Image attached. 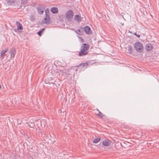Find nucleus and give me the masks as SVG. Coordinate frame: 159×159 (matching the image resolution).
Here are the masks:
<instances>
[{
  "instance_id": "nucleus-18",
  "label": "nucleus",
  "mask_w": 159,
  "mask_h": 159,
  "mask_svg": "<svg viewBox=\"0 0 159 159\" xmlns=\"http://www.w3.org/2000/svg\"><path fill=\"white\" fill-rule=\"evenodd\" d=\"M96 115L98 116L100 118H102L104 116V115L101 113L100 111H99V113L98 114H96Z\"/></svg>"
},
{
  "instance_id": "nucleus-19",
  "label": "nucleus",
  "mask_w": 159,
  "mask_h": 159,
  "mask_svg": "<svg viewBox=\"0 0 159 159\" xmlns=\"http://www.w3.org/2000/svg\"><path fill=\"white\" fill-rule=\"evenodd\" d=\"M100 140V138H95L93 140V143H96L99 142Z\"/></svg>"
},
{
  "instance_id": "nucleus-15",
  "label": "nucleus",
  "mask_w": 159,
  "mask_h": 159,
  "mask_svg": "<svg viewBox=\"0 0 159 159\" xmlns=\"http://www.w3.org/2000/svg\"><path fill=\"white\" fill-rule=\"evenodd\" d=\"M8 50V48H7L5 49V50H2L1 52L0 55V57H2V56L5 53H6Z\"/></svg>"
},
{
  "instance_id": "nucleus-22",
  "label": "nucleus",
  "mask_w": 159,
  "mask_h": 159,
  "mask_svg": "<svg viewBox=\"0 0 159 159\" xmlns=\"http://www.w3.org/2000/svg\"><path fill=\"white\" fill-rule=\"evenodd\" d=\"M45 29V28H43L41 30L39 31L38 32H37V34L39 36H41L42 34V32Z\"/></svg>"
},
{
  "instance_id": "nucleus-16",
  "label": "nucleus",
  "mask_w": 159,
  "mask_h": 159,
  "mask_svg": "<svg viewBox=\"0 0 159 159\" xmlns=\"http://www.w3.org/2000/svg\"><path fill=\"white\" fill-rule=\"evenodd\" d=\"M88 65V63L87 62H85L84 63H82L80 64L79 66H76L78 67H84L85 66H86Z\"/></svg>"
},
{
  "instance_id": "nucleus-24",
  "label": "nucleus",
  "mask_w": 159,
  "mask_h": 159,
  "mask_svg": "<svg viewBox=\"0 0 159 159\" xmlns=\"http://www.w3.org/2000/svg\"><path fill=\"white\" fill-rule=\"evenodd\" d=\"M79 38L80 39V40H81V41L83 43L84 42V40L81 37L79 36Z\"/></svg>"
},
{
  "instance_id": "nucleus-14",
  "label": "nucleus",
  "mask_w": 159,
  "mask_h": 159,
  "mask_svg": "<svg viewBox=\"0 0 159 159\" xmlns=\"http://www.w3.org/2000/svg\"><path fill=\"white\" fill-rule=\"evenodd\" d=\"M8 5H12L15 2V0H6Z\"/></svg>"
},
{
  "instance_id": "nucleus-1",
  "label": "nucleus",
  "mask_w": 159,
  "mask_h": 159,
  "mask_svg": "<svg viewBox=\"0 0 159 159\" xmlns=\"http://www.w3.org/2000/svg\"><path fill=\"white\" fill-rule=\"evenodd\" d=\"M89 48V45L88 44L83 43L80 48V52H79V56L82 57L87 55L88 53V50Z\"/></svg>"
},
{
  "instance_id": "nucleus-23",
  "label": "nucleus",
  "mask_w": 159,
  "mask_h": 159,
  "mask_svg": "<svg viewBox=\"0 0 159 159\" xmlns=\"http://www.w3.org/2000/svg\"><path fill=\"white\" fill-rule=\"evenodd\" d=\"M135 35L136 37H137L138 38H139L140 37V35H138L137 34V33L136 32L133 33Z\"/></svg>"
},
{
  "instance_id": "nucleus-3",
  "label": "nucleus",
  "mask_w": 159,
  "mask_h": 159,
  "mask_svg": "<svg viewBox=\"0 0 159 159\" xmlns=\"http://www.w3.org/2000/svg\"><path fill=\"white\" fill-rule=\"evenodd\" d=\"M45 11L46 16L44 19V20L43 21V22L44 24H49L50 23V19L49 15L48 9H47Z\"/></svg>"
},
{
  "instance_id": "nucleus-25",
  "label": "nucleus",
  "mask_w": 159,
  "mask_h": 159,
  "mask_svg": "<svg viewBox=\"0 0 159 159\" xmlns=\"http://www.w3.org/2000/svg\"><path fill=\"white\" fill-rule=\"evenodd\" d=\"M96 110H97V111H98V112L99 113V111H99L98 110V109H96Z\"/></svg>"
},
{
  "instance_id": "nucleus-2",
  "label": "nucleus",
  "mask_w": 159,
  "mask_h": 159,
  "mask_svg": "<svg viewBox=\"0 0 159 159\" xmlns=\"http://www.w3.org/2000/svg\"><path fill=\"white\" fill-rule=\"evenodd\" d=\"M134 48L136 51L139 52H141L143 50L142 44L140 42H136L134 45Z\"/></svg>"
},
{
  "instance_id": "nucleus-4",
  "label": "nucleus",
  "mask_w": 159,
  "mask_h": 159,
  "mask_svg": "<svg viewBox=\"0 0 159 159\" xmlns=\"http://www.w3.org/2000/svg\"><path fill=\"white\" fill-rule=\"evenodd\" d=\"M73 13L72 11L70 10L66 13V17L67 19L71 20L73 17Z\"/></svg>"
},
{
  "instance_id": "nucleus-20",
  "label": "nucleus",
  "mask_w": 159,
  "mask_h": 159,
  "mask_svg": "<svg viewBox=\"0 0 159 159\" xmlns=\"http://www.w3.org/2000/svg\"><path fill=\"white\" fill-rule=\"evenodd\" d=\"M27 0H22L21 2V4L20 5V7H22V6L21 5H25L27 3Z\"/></svg>"
},
{
  "instance_id": "nucleus-7",
  "label": "nucleus",
  "mask_w": 159,
  "mask_h": 159,
  "mask_svg": "<svg viewBox=\"0 0 159 159\" xmlns=\"http://www.w3.org/2000/svg\"><path fill=\"white\" fill-rule=\"evenodd\" d=\"M37 9L38 13L39 14H42L44 12V8L42 5H39L37 8Z\"/></svg>"
},
{
  "instance_id": "nucleus-17",
  "label": "nucleus",
  "mask_w": 159,
  "mask_h": 159,
  "mask_svg": "<svg viewBox=\"0 0 159 159\" xmlns=\"http://www.w3.org/2000/svg\"><path fill=\"white\" fill-rule=\"evenodd\" d=\"M75 32L79 35H81L83 34V30H81L78 29Z\"/></svg>"
},
{
  "instance_id": "nucleus-8",
  "label": "nucleus",
  "mask_w": 159,
  "mask_h": 159,
  "mask_svg": "<svg viewBox=\"0 0 159 159\" xmlns=\"http://www.w3.org/2000/svg\"><path fill=\"white\" fill-rule=\"evenodd\" d=\"M10 57L13 58L16 54V49L14 48H11L10 52Z\"/></svg>"
},
{
  "instance_id": "nucleus-21",
  "label": "nucleus",
  "mask_w": 159,
  "mask_h": 159,
  "mask_svg": "<svg viewBox=\"0 0 159 159\" xmlns=\"http://www.w3.org/2000/svg\"><path fill=\"white\" fill-rule=\"evenodd\" d=\"M30 20L34 21L35 20V16L34 15L32 14L30 16Z\"/></svg>"
},
{
  "instance_id": "nucleus-12",
  "label": "nucleus",
  "mask_w": 159,
  "mask_h": 159,
  "mask_svg": "<svg viewBox=\"0 0 159 159\" xmlns=\"http://www.w3.org/2000/svg\"><path fill=\"white\" fill-rule=\"evenodd\" d=\"M132 46L130 45H128V49L126 52L130 54H131L132 53Z\"/></svg>"
},
{
  "instance_id": "nucleus-6",
  "label": "nucleus",
  "mask_w": 159,
  "mask_h": 159,
  "mask_svg": "<svg viewBox=\"0 0 159 159\" xmlns=\"http://www.w3.org/2000/svg\"><path fill=\"white\" fill-rule=\"evenodd\" d=\"M83 30L87 34H89L92 33V31L91 30L90 28L88 26H86L84 27Z\"/></svg>"
},
{
  "instance_id": "nucleus-11",
  "label": "nucleus",
  "mask_w": 159,
  "mask_h": 159,
  "mask_svg": "<svg viewBox=\"0 0 159 159\" xmlns=\"http://www.w3.org/2000/svg\"><path fill=\"white\" fill-rule=\"evenodd\" d=\"M16 24L17 25V30H22L23 29V26L18 21L16 22Z\"/></svg>"
},
{
  "instance_id": "nucleus-13",
  "label": "nucleus",
  "mask_w": 159,
  "mask_h": 159,
  "mask_svg": "<svg viewBox=\"0 0 159 159\" xmlns=\"http://www.w3.org/2000/svg\"><path fill=\"white\" fill-rule=\"evenodd\" d=\"M74 19L78 22L80 21L81 20V17L78 15H76L75 16Z\"/></svg>"
},
{
  "instance_id": "nucleus-10",
  "label": "nucleus",
  "mask_w": 159,
  "mask_h": 159,
  "mask_svg": "<svg viewBox=\"0 0 159 159\" xmlns=\"http://www.w3.org/2000/svg\"><path fill=\"white\" fill-rule=\"evenodd\" d=\"M51 11L52 13L56 14L58 13V9L56 7H52L51 9Z\"/></svg>"
},
{
  "instance_id": "nucleus-5",
  "label": "nucleus",
  "mask_w": 159,
  "mask_h": 159,
  "mask_svg": "<svg viewBox=\"0 0 159 159\" xmlns=\"http://www.w3.org/2000/svg\"><path fill=\"white\" fill-rule=\"evenodd\" d=\"M145 49L147 52H151L153 50V47L151 43H148L146 45Z\"/></svg>"
},
{
  "instance_id": "nucleus-9",
  "label": "nucleus",
  "mask_w": 159,
  "mask_h": 159,
  "mask_svg": "<svg viewBox=\"0 0 159 159\" xmlns=\"http://www.w3.org/2000/svg\"><path fill=\"white\" fill-rule=\"evenodd\" d=\"M111 142L109 140H105L102 141V144L104 146H108L111 144Z\"/></svg>"
}]
</instances>
